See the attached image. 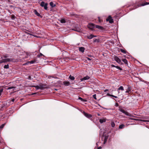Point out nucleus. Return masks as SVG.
<instances>
[{
  "mask_svg": "<svg viewBox=\"0 0 149 149\" xmlns=\"http://www.w3.org/2000/svg\"><path fill=\"white\" fill-rule=\"evenodd\" d=\"M88 27L92 30H93L95 28H97L100 31H102L104 30V28L102 27L99 26L95 25L93 23H89L88 25Z\"/></svg>",
  "mask_w": 149,
  "mask_h": 149,
  "instance_id": "obj_1",
  "label": "nucleus"
},
{
  "mask_svg": "<svg viewBox=\"0 0 149 149\" xmlns=\"http://www.w3.org/2000/svg\"><path fill=\"white\" fill-rule=\"evenodd\" d=\"M7 57L6 56H4L3 57H1V60H0V64L2 63H6L7 62L12 61L13 60V58H7Z\"/></svg>",
  "mask_w": 149,
  "mask_h": 149,
  "instance_id": "obj_2",
  "label": "nucleus"
},
{
  "mask_svg": "<svg viewBox=\"0 0 149 149\" xmlns=\"http://www.w3.org/2000/svg\"><path fill=\"white\" fill-rule=\"evenodd\" d=\"M48 5V4L47 3H45L43 1H42L40 4V6L42 7H44V9L45 10H47V6Z\"/></svg>",
  "mask_w": 149,
  "mask_h": 149,
  "instance_id": "obj_3",
  "label": "nucleus"
},
{
  "mask_svg": "<svg viewBox=\"0 0 149 149\" xmlns=\"http://www.w3.org/2000/svg\"><path fill=\"white\" fill-rule=\"evenodd\" d=\"M34 87L37 89H42L44 88V85L42 84H40L39 85L36 86Z\"/></svg>",
  "mask_w": 149,
  "mask_h": 149,
  "instance_id": "obj_4",
  "label": "nucleus"
},
{
  "mask_svg": "<svg viewBox=\"0 0 149 149\" xmlns=\"http://www.w3.org/2000/svg\"><path fill=\"white\" fill-rule=\"evenodd\" d=\"M106 20L107 21H109L110 23H112L113 22V19L110 15L108 17Z\"/></svg>",
  "mask_w": 149,
  "mask_h": 149,
  "instance_id": "obj_5",
  "label": "nucleus"
},
{
  "mask_svg": "<svg viewBox=\"0 0 149 149\" xmlns=\"http://www.w3.org/2000/svg\"><path fill=\"white\" fill-rule=\"evenodd\" d=\"M148 4H149V2H146L143 3L138 5V6H136V7H135V8H133V9L139 7H140L141 6H143L146 5H148Z\"/></svg>",
  "mask_w": 149,
  "mask_h": 149,
  "instance_id": "obj_6",
  "label": "nucleus"
},
{
  "mask_svg": "<svg viewBox=\"0 0 149 149\" xmlns=\"http://www.w3.org/2000/svg\"><path fill=\"white\" fill-rule=\"evenodd\" d=\"M119 110L120 111L122 112L123 113H124L125 115L129 116V113L127 112V111H125L122 108H120L119 109Z\"/></svg>",
  "mask_w": 149,
  "mask_h": 149,
  "instance_id": "obj_7",
  "label": "nucleus"
},
{
  "mask_svg": "<svg viewBox=\"0 0 149 149\" xmlns=\"http://www.w3.org/2000/svg\"><path fill=\"white\" fill-rule=\"evenodd\" d=\"M130 119L131 120H136V121H141L144 122H146L147 121H148V120H143V119H137L135 118H130Z\"/></svg>",
  "mask_w": 149,
  "mask_h": 149,
  "instance_id": "obj_8",
  "label": "nucleus"
},
{
  "mask_svg": "<svg viewBox=\"0 0 149 149\" xmlns=\"http://www.w3.org/2000/svg\"><path fill=\"white\" fill-rule=\"evenodd\" d=\"M83 114L86 117L89 118H91L92 116L91 114H88L85 112H84Z\"/></svg>",
  "mask_w": 149,
  "mask_h": 149,
  "instance_id": "obj_9",
  "label": "nucleus"
},
{
  "mask_svg": "<svg viewBox=\"0 0 149 149\" xmlns=\"http://www.w3.org/2000/svg\"><path fill=\"white\" fill-rule=\"evenodd\" d=\"M114 59L118 63H120L121 62V61L120 59L117 56L115 57Z\"/></svg>",
  "mask_w": 149,
  "mask_h": 149,
  "instance_id": "obj_10",
  "label": "nucleus"
},
{
  "mask_svg": "<svg viewBox=\"0 0 149 149\" xmlns=\"http://www.w3.org/2000/svg\"><path fill=\"white\" fill-rule=\"evenodd\" d=\"M90 77L89 76H87L84 77L83 78L81 79L80 80L81 81H83L88 79Z\"/></svg>",
  "mask_w": 149,
  "mask_h": 149,
  "instance_id": "obj_11",
  "label": "nucleus"
},
{
  "mask_svg": "<svg viewBox=\"0 0 149 149\" xmlns=\"http://www.w3.org/2000/svg\"><path fill=\"white\" fill-rule=\"evenodd\" d=\"M34 12L35 14L38 16L39 17L41 18L42 17V16L40 15V14L37 12V11L36 10H34Z\"/></svg>",
  "mask_w": 149,
  "mask_h": 149,
  "instance_id": "obj_12",
  "label": "nucleus"
},
{
  "mask_svg": "<svg viewBox=\"0 0 149 149\" xmlns=\"http://www.w3.org/2000/svg\"><path fill=\"white\" fill-rule=\"evenodd\" d=\"M106 118H103L102 119H99V122L100 123L102 124L104 122H106Z\"/></svg>",
  "mask_w": 149,
  "mask_h": 149,
  "instance_id": "obj_13",
  "label": "nucleus"
},
{
  "mask_svg": "<svg viewBox=\"0 0 149 149\" xmlns=\"http://www.w3.org/2000/svg\"><path fill=\"white\" fill-rule=\"evenodd\" d=\"M63 84L65 85V86H68L70 85V83L69 81H64L63 82Z\"/></svg>",
  "mask_w": 149,
  "mask_h": 149,
  "instance_id": "obj_14",
  "label": "nucleus"
},
{
  "mask_svg": "<svg viewBox=\"0 0 149 149\" xmlns=\"http://www.w3.org/2000/svg\"><path fill=\"white\" fill-rule=\"evenodd\" d=\"M131 88L130 86H128L127 91H125L126 93H130V92L131 91Z\"/></svg>",
  "mask_w": 149,
  "mask_h": 149,
  "instance_id": "obj_15",
  "label": "nucleus"
},
{
  "mask_svg": "<svg viewBox=\"0 0 149 149\" xmlns=\"http://www.w3.org/2000/svg\"><path fill=\"white\" fill-rule=\"evenodd\" d=\"M122 60L124 63L126 65H128V64L127 63V61L126 59L123 58L122 59Z\"/></svg>",
  "mask_w": 149,
  "mask_h": 149,
  "instance_id": "obj_16",
  "label": "nucleus"
},
{
  "mask_svg": "<svg viewBox=\"0 0 149 149\" xmlns=\"http://www.w3.org/2000/svg\"><path fill=\"white\" fill-rule=\"evenodd\" d=\"M84 48L83 47H79V51L82 53L84 52Z\"/></svg>",
  "mask_w": 149,
  "mask_h": 149,
  "instance_id": "obj_17",
  "label": "nucleus"
},
{
  "mask_svg": "<svg viewBox=\"0 0 149 149\" xmlns=\"http://www.w3.org/2000/svg\"><path fill=\"white\" fill-rule=\"evenodd\" d=\"M60 22L62 23H65L66 22V21L65 19L62 18L60 20Z\"/></svg>",
  "mask_w": 149,
  "mask_h": 149,
  "instance_id": "obj_18",
  "label": "nucleus"
},
{
  "mask_svg": "<svg viewBox=\"0 0 149 149\" xmlns=\"http://www.w3.org/2000/svg\"><path fill=\"white\" fill-rule=\"evenodd\" d=\"M107 95L109 96H111V97H115V98H117V97L116 96H114L112 95H111L109 94V93H108L107 94Z\"/></svg>",
  "mask_w": 149,
  "mask_h": 149,
  "instance_id": "obj_19",
  "label": "nucleus"
},
{
  "mask_svg": "<svg viewBox=\"0 0 149 149\" xmlns=\"http://www.w3.org/2000/svg\"><path fill=\"white\" fill-rule=\"evenodd\" d=\"M50 5L52 8L56 6V5L54 4V3L52 2H51L50 3Z\"/></svg>",
  "mask_w": 149,
  "mask_h": 149,
  "instance_id": "obj_20",
  "label": "nucleus"
},
{
  "mask_svg": "<svg viewBox=\"0 0 149 149\" xmlns=\"http://www.w3.org/2000/svg\"><path fill=\"white\" fill-rule=\"evenodd\" d=\"M69 78L72 80H74L75 79L74 77L73 76H72L71 75H70Z\"/></svg>",
  "mask_w": 149,
  "mask_h": 149,
  "instance_id": "obj_21",
  "label": "nucleus"
},
{
  "mask_svg": "<svg viewBox=\"0 0 149 149\" xmlns=\"http://www.w3.org/2000/svg\"><path fill=\"white\" fill-rule=\"evenodd\" d=\"M121 90L122 91H123L124 90V88L123 86H120L118 89V90Z\"/></svg>",
  "mask_w": 149,
  "mask_h": 149,
  "instance_id": "obj_22",
  "label": "nucleus"
},
{
  "mask_svg": "<svg viewBox=\"0 0 149 149\" xmlns=\"http://www.w3.org/2000/svg\"><path fill=\"white\" fill-rule=\"evenodd\" d=\"M124 127V125L123 124H122L119 126V128L120 129H122Z\"/></svg>",
  "mask_w": 149,
  "mask_h": 149,
  "instance_id": "obj_23",
  "label": "nucleus"
},
{
  "mask_svg": "<svg viewBox=\"0 0 149 149\" xmlns=\"http://www.w3.org/2000/svg\"><path fill=\"white\" fill-rule=\"evenodd\" d=\"M93 41L94 42H99V39H94Z\"/></svg>",
  "mask_w": 149,
  "mask_h": 149,
  "instance_id": "obj_24",
  "label": "nucleus"
},
{
  "mask_svg": "<svg viewBox=\"0 0 149 149\" xmlns=\"http://www.w3.org/2000/svg\"><path fill=\"white\" fill-rule=\"evenodd\" d=\"M36 62V61L35 60H33V61H31L30 62H29V63H30L31 64H33V63H35Z\"/></svg>",
  "mask_w": 149,
  "mask_h": 149,
  "instance_id": "obj_25",
  "label": "nucleus"
},
{
  "mask_svg": "<svg viewBox=\"0 0 149 149\" xmlns=\"http://www.w3.org/2000/svg\"><path fill=\"white\" fill-rule=\"evenodd\" d=\"M79 99L80 100H81L82 101L86 102V100H84L81 97H79Z\"/></svg>",
  "mask_w": 149,
  "mask_h": 149,
  "instance_id": "obj_26",
  "label": "nucleus"
},
{
  "mask_svg": "<svg viewBox=\"0 0 149 149\" xmlns=\"http://www.w3.org/2000/svg\"><path fill=\"white\" fill-rule=\"evenodd\" d=\"M111 125L112 127H114L115 126V124L114 122H112L111 123Z\"/></svg>",
  "mask_w": 149,
  "mask_h": 149,
  "instance_id": "obj_27",
  "label": "nucleus"
},
{
  "mask_svg": "<svg viewBox=\"0 0 149 149\" xmlns=\"http://www.w3.org/2000/svg\"><path fill=\"white\" fill-rule=\"evenodd\" d=\"M120 51L122 52H123V53H126V51L125 50L123 49H120Z\"/></svg>",
  "mask_w": 149,
  "mask_h": 149,
  "instance_id": "obj_28",
  "label": "nucleus"
},
{
  "mask_svg": "<svg viewBox=\"0 0 149 149\" xmlns=\"http://www.w3.org/2000/svg\"><path fill=\"white\" fill-rule=\"evenodd\" d=\"M15 87H13V86H10V87H8L7 88V89L8 90H9V89H13V88L15 89Z\"/></svg>",
  "mask_w": 149,
  "mask_h": 149,
  "instance_id": "obj_29",
  "label": "nucleus"
},
{
  "mask_svg": "<svg viewBox=\"0 0 149 149\" xmlns=\"http://www.w3.org/2000/svg\"><path fill=\"white\" fill-rule=\"evenodd\" d=\"M4 68L8 69L9 68V65L7 64V65H5L4 67Z\"/></svg>",
  "mask_w": 149,
  "mask_h": 149,
  "instance_id": "obj_30",
  "label": "nucleus"
},
{
  "mask_svg": "<svg viewBox=\"0 0 149 149\" xmlns=\"http://www.w3.org/2000/svg\"><path fill=\"white\" fill-rule=\"evenodd\" d=\"M16 17L14 15H12L11 17V19H14Z\"/></svg>",
  "mask_w": 149,
  "mask_h": 149,
  "instance_id": "obj_31",
  "label": "nucleus"
},
{
  "mask_svg": "<svg viewBox=\"0 0 149 149\" xmlns=\"http://www.w3.org/2000/svg\"><path fill=\"white\" fill-rule=\"evenodd\" d=\"M116 68H117L119 69V70H122V69L120 67H119L118 66H116Z\"/></svg>",
  "mask_w": 149,
  "mask_h": 149,
  "instance_id": "obj_32",
  "label": "nucleus"
},
{
  "mask_svg": "<svg viewBox=\"0 0 149 149\" xmlns=\"http://www.w3.org/2000/svg\"><path fill=\"white\" fill-rule=\"evenodd\" d=\"M93 97L96 100L97 99V98L96 97V94H94L93 96Z\"/></svg>",
  "mask_w": 149,
  "mask_h": 149,
  "instance_id": "obj_33",
  "label": "nucleus"
},
{
  "mask_svg": "<svg viewBox=\"0 0 149 149\" xmlns=\"http://www.w3.org/2000/svg\"><path fill=\"white\" fill-rule=\"evenodd\" d=\"M43 56V55L42 53H40V54H39L37 56L38 57H40L41 56Z\"/></svg>",
  "mask_w": 149,
  "mask_h": 149,
  "instance_id": "obj_34",
  "label": "nucleus"
},
{
  "mask_svg": "<svg viewBox=\"0 0 149 149\" xmlns=\"http://www.w3.org/2000/svg\"><path fill=\"white\" fill-rule=\"evenodd\" d=\"M3 89H0V96L1 95V93H2V92H3Z\"/></svg>",
  "mask_w": 149,
  "mask_h": 149,
  "instance_id": "obj_35",
  "label": "nucleus"
},
{
  "mask_svg": "<svg viewBox=\"0 0 149 149\" xmlns=\"http://www.w3.org/2000/svg\"><path fill=\"white\" fill-rule=\"evenodd\" d=\"M107 138L106 137H105L104 138V144L107 141Z\"/></svg>",
  "mask_w": 149,
  "mask_h": 149,
  "instance_id": "obj_36",
  "label": "nucleus"
},
{
  "mask_svg": "<svg viewBox=\"0 0 149 149\" xmlns=\"http://www.w3.org/2000/svg\"><path fill=\"white\" fill-rule=\"evenodd\" d=\"M96 37V36H94L92 34H91L90 36V37H91V38H92V37Z\"/></svg>",
  "mask_w": 149,
  "mask_h": 149,
  "instance_id": "obj_37",
  "label": "nucleus"
},
{
  "mask_svg": "<svg viewBox=\"0 0 149 149\" xmlns=\"http://www.w3.org/2000/svg\"><path fill=\"white\" fill-rule=\"evenodd\" d=\"M5 125V124H2L0 127V128H2Z\"/></svg>",
  "mask_w": 149,
  "mask_h": 149,
  "instance_id": "obj_38",
  "label": "nucleus"
},
{
  "mask_svg": "<svg viewBox=\"0 0 149 149\" xmlns=\"http://www.w3.org/2000/svg\"><path fill=\"white\" fill-rule=\"evenodd\" d=\"M75 31H77L78 32H80L81 31V30L79 29H77L76 30H75Z\"/></svg>",
  "mask_w": 149,
  "mask_h": 149,
  "instance_id": "obj_39",
  "label": "nucleus"
},
{
  "mask_svg": "<svg viewBox=\"0 0 149 149\" xmlns=\"http://www.w3.org/2000/svg\"><path fill=\"white\" fill-rule=\"evenodd\" d=\"M86 58L88 60H89V61H91V59L89 58H88V57H86Z\"/></svg>",
  "mask_w": 149,
  "mask_h": 149,
  "instance_id": "obj_40",
  "label": "nucleus"
},
{
  "mask_svg": "<svg viewBox=\"0 0 149 149\" xmlns=\"http://www.w3.org/2000/svg\"><path fill=\"white\" fill-rule=\"evenodd\" d=\"M98 19H99V21L100 22L102 21H101V20H100V17H98Z\"/></svg>",
  "mask_w": 149,
  "mask_h": 149,
  "instance_id": "obj_41",
  "label": "nucleus"
},
{
  "mask_svg": "<svg viewBox=\"0 0 149 149\" xmlns=\"http://www.w3.org/2000/svg\"><path fill=\"white\" fill-rule=\"evenodd\" d=\"M28 79H31V77L30 76H29L28 77Z\"/></svg>",
  "mask_w": 149,
  "mask_h": 149,
  "instance_id": "obj_42",
  "label": "nucleus"
},
{
  "mask_svg": "<svg viewBox=\"0 0 149 149\" xmlns=\"http://www.w3.org/2000/svg\"><path fill=\"white\" fill-rule=\"evenodd\" d=\"M111 66L112 67H116V66H115V65H111Z\"/></svg>",
  "mask_w": 149,
  "mask_h": 149,
  "instance_id": "obj_43",
  "label": "nucleus"
},
{
  "mask_svg": "<svg viewBox=\"0 0 149 149\" xmlns=\"http://www.w3.org/2000/svg\"><path fill=\"white\" fill-rule=\"evenodd\" d=\"M109 91V90L108 89H105L104 90V92H107V91Z\"/></svg>",
  "mask_w": 149,
  "mask_h": 149,
  "instance_id": "obj_44",
  "label": "nucleus"
},
{
  "mask_svg": "<svg viewBox=\"0 0 149 149\" xmlns=\"http://www.w3.org/2000/svg\"><path fill=\"white\" fill-rule=\"evenodd\" d=\"M15 100L14 99H13L12 100V101L13 102Z\"/></svg>",
  "mask_w": 149,
  "mask_h": 149,
  "instance_id": "obj_45",
  "label": "nucleus"
},
{
  "mask_svg": "<svg viewBox=\"0 0 149 149\" xmlns=\"http://www.w3.org/2000/svg\"><path fill=\"white\" fill-rule=\"evenodd\" d=\"M102 148V147H99L98 148V149H101Z\"/></svg>",
  "mask_w": 149,
  "mask_h": 149,
  "instance_id": "obj_46",
  "label": "nucleus"
},
{
  "mask_svg": "<svg viewBox=\"0 0 149 149\" xmlns=\"http://www.w3.org/2000/svg\"><path fill=\"white\" fill-rule=\"evenodd\" d=\"M130 6H131V5H128V6H127V8H128Z\"/></svg>",
  "mask_w": 149,
  "mask_h": 149,
  "instance_id": "obj_47",
  "label": "nucleus"
},
{
  "mask_svg": "<svg viewBox=\"0 0 149 149\" xmlns=\"http://www.w3.org/2000/svg\"><path fill=\"white\" fill-rule=\"evenodd\" d=\"M27 34H28L29 35H30V36H33L32 34H29V33H27Z\"/></svg>",
  "mask_w": 149,
  "mask_h": 149,
  "instance_id": "obj_48",
  "label": "nucleus"
},
{
  "mask_svg": "<svg viewBox=\"0 0 149 149\" xmlns=\"http://www.w3.org/2000/svg\"><path fill=\"white\" fill-rule=\"evenodd\" d=\"M34 37H36V38H37V37H39L38 36H34Z\"/></svg>",
  "mask_w": 149,
  "mask_h": 149,
  "instance_id": "obj_49",
  "label": "nucleus"
},
{
  "mask_svg": "<svg viewBox=\"0 0 149 149\" xmlns=\"http://www.w3.org/2000/svg\"><path fill=\"white\" fill-rule=\"evenodd\" d=\"M116 105H117V106H118V103H116Z\"/></svg>",
  "mask_w": 149,
  "mask_h": 149,
  "instance_id": "obj_50",
  "label": "nucleus"
},
{
  "mask_svg": "<svg viewBox=\"0 0 149 149\" xmlns=\"http://www.w3.org/2000/svg\"><path fill=\"white\" fill-rule=\"evenodd\" d=\"M89 38V39H91L92 38Z\"/></svg>",
  "mask_w": 149,
  "mask_h": 149,
  "instance_id": "obj_51",
  "label": "nucleus"
},
{
  "mask_svg": "<svg viewBox=\"0 0 149 149\" xmlns=\"http://www.w3.org/2000/svg\"><path fill=\"white\" fill-rule=\"evenodd\" d=\"M98 115L99 116H100V114H98Z\"/></svg>",
  "mask_w": 149,
  "mask_h": 149,
  "instance_id": "obj_52",
  "label": "nucleus"
},
{
  "mask_svg": "<svg viewBox=\"0 0 149 149\" xmlns=\"http://www.w3.org/2000/svg\"><path fill=\"white\" fill-rule=\"evenodd\" d=\"M124 57H126V56H125H125H124Z\"/></svg>",
  "mask_w": 149,
  "mask_h": 149,
  "instance_id": "obj_53",
  "label": "nucleus"
},
{
  "mask_svg": "<svg viewBox=\"0 0 149 149\" xmlns=\"http://www.w3.org/2000/svg\"><path fill=\"white\" fill-rule=\"evenodd\" d=\"M118 93H119V91H118Z\"/></svg>",
  "mask_w": 149,
  "mask_h": 149,
  "instance_id": "obj_54",
  "label": "nucleus"
}]
</instances>
